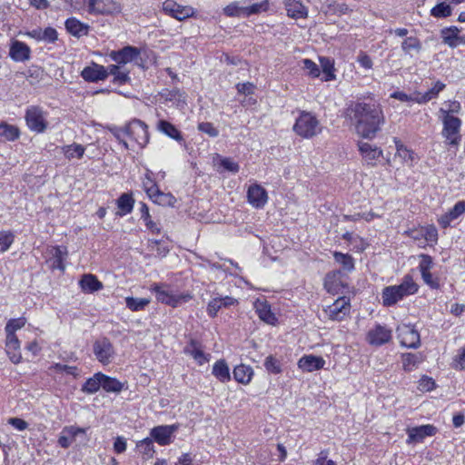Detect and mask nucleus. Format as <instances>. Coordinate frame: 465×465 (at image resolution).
<instances>
[{
  "instance_id": "obj_1",
  "label": "nucleus",
  "mask_w": 465,
  "mask_h": 465,
  "mask_svg": "<svg viewBox=\"0 0 465 465\" xmlns=\"http://www.w3.org/2000/svg\"><path fill=\"white\" fill-rule=\"evenodd\" d=\"M346 115L354 124L356 134L364 139H374L385 124L382 108L373 99L351 103Z\"/></svg>"
},
{
  "instance_id": "obj_2",
  "label": "nucleus",
  "mask_w": 465,
  "mask_h": 465,
  "mask_svg": "<svg viewBox=\"0 0 465 465\" xmlns=\"http://www.w3.org/2000/svg\"><path fill=\"white\" fill-rule=\"evenodd\" d=\"M114 136L125 149L143 148L149 142L148 127L138 119H134L124 128L118 129L114 133Z\"/></svg>"
},
{
  "instance_id": "obj_3",
  "label": "nucleus",
  "mask_w": 465,
  "mask_h": 465,
  "mask_svg": "<svg viewBox=\"0 0 465 465\" xmlns=\"http://www.w3.org/2000/svg\"><path fill=\"white\" fill-rule=\"evenodd\" d=\"M418 289V284L407 274L400 284L387 286L382 290V304L385 307L393 306L403 298L416 293Z\"/></svg>"
},
{
  "instance_id": "obj_4",
  "label": "nucleus",
  "mask_w": 465,
  "mask_h": 465,
  "mask_svg": "<svg viewBox=\"0 0 465 465\" xmlns=\"http://www.w3.org/2000/svg\"><path fill=\"white\" fill-rule=\"evenodd\" d=\"M439 117L442 123L441 135L445 139V143L450 146H458L461 141L460 128L462 122L455 116L445 112V108H440Z\"/></svg>"
},
{
  "instance_id": "obj_5",
  "label": "nucleus",
  "mask_w": 465,
  "mask_h": 465,
  "mask_svg": "<svg viewBox=\"0 0 465 465\" xmlns=\"http://www.w3.org/2000/svg\"><path fill=\"white\" fill-rule=\"evenodd\" d=\"M293 132L304 139L317 136L322 131V126L312 113L302 111L293 124Z\"/></svg>"
},
{
  "instance_id": "obj_6",
  "label": "nucleus",
  "mask_w": 465,
  "mask_h": 465,
  "mask_svg": "<svg viewBox=\"0 0 465 465\" xmlns=\"http://www.w3.org/2000/svg\"><path fill=\"white\" fill-rule=\"evenodd\" d=\"M48 112L40 105H30L25 109V121L27 128L34 133L43 134L48 128Z\"/></svg>"
},
{
  "instance_id": "obj_7",
  "label": "nucleus",
  "mask_w": 465,
  "mask_h": 465,
  "mask_svg": "<svg viewBox=\"0 0 465 465\" xmlns=\"http://www.w3.org/2000/svg\"><path fill=\"white\" fill-rule=\"evenodd\" d=\"M87 12L94 15H114L122 12V5L115 0H85Z\"/></svg>"
},
{
  "instance_id": "obj_8",
  "label": "nucleus",
  "mask_w": 465,
  "mask_h": 465,
  "mask_svg": "<svg viewBox=\"0 0 465 465\" xmlns=\"http://www.w3.org/2000/svg\"><path fill=\"white\" fill-rule=\"evenodd\" d=\"M93 351L96 360L104 365L112 361L114 355V349L107 337L96 340L93 344Z\"/></svg>"
},
{
  "instance_id": "obj_9",
  "label": "nucleus",
  "mask_w": 465,
  "mask_h": 465,
  "mask_svg": "<svg viewBox=\"0 0 465 465\" xmlns=\"http://www.w3.org/2000/svg\"><path fill=\"white\" fill-rule=\"evenodd\" d=\"M391 338V329L379 323H376L371 329H370L366 335L368 343L376 347H380L390 342Z\"/></svg>"
},
{
  "instance_id": "obj_10",
  "label": "nucleus",
  "mask_w": 465,
  "mask_h": 465,
  "mask_svg": "<svg viewBox=\"0 0 465 465\" xmlns=\"http://www.w3.org/2000/svg\"><path fill=\"white\" fill-rule=\"evenodd\" d=\"M396 332L402 346L416 349L420 345V333L413 326L407 324L398 326Z\"/></svg>"
},
{
  "instance_id": "obj_11",
  "label": "nucleus",
  "mask_w": 465,
  "mask_h": 465,
  "mask_svg": "<svg viewBox=\"0 0 465 465\" xmlns=\"http://www.w3.org/2000/svg\"><path fill=\"white\" fill-rule=\"evenodd\" d=\"M357 145L364 164L368 166L374 167L383 154L380 147L367 142L360 141Z\"/></svg>"
},
{
  "instance_id": "obj_12",
  "label": "nucleus",
  "mask_w": 465,
  "mask_h": 465,
  "mask_svg": "<svg viewBox=\"0 0 465 465\" xmlns=\"http://www.w3.org/2000/svg\"><path fill=\"white\" fill-rule=\"evenodd\" d=\"M140 54L141 50L138 47L126 45L119 50L110 52L109 57L116 64L124 65L137 59Z\"/></svg>"
},
{
  "instance_id": "obj_13",
  "label": "nucleus",
  "mask_w": 465,
  "mask_h": 465,
  "mask_svg": "<svg viewBox=\"0 0 465 465\" xmlns=\"http://www.w3.org/2000/svg\"><path fill=\"white\" fill-rule=\"evenodd\" d=\"M438 430L431 424L420 425L407 429L408 444L422 442L426 437L434 436Z\"/></svg>"
},
{
  "instance_id": "obj_14",
  "label": "nucleus",
  "mask_w": 465,
  "mask_h": 465,
  "mask_svg": "<svg viewBox=\"0 0 465 465\" xmlns=\"http://www.w3.org/2000/svg\"><path fill=\"white\" fill-rule=\"evenodd\" d=\"M350 300L347 297L338 298L325 309V312L332 321H341L350 312Z\"/></svg>"
},
{
  "instance_id": "obj_15",
  "label": "nucleus",
  "mask_w": 465,
  "mask_h": 465,
  "mask_svg": "<svg viewBox=\"0 0 465 465\" xmlns=\"http://www.w3.org/2000/svg\"><path fill=\"white\" fill-rule=\"evenodd\" d=\"M248 203L256 209H262L268 202L266 190L260 184L254 183L247 190Z\"/></svg>"
},
{
  "instance_id": "obj_16",
  "label": "nucleus",
  "mask_w": 465,
  "mask_h": 465,
  "mask_svg": "<svg viewBox=\"0 0 465 465\" xmlns=\"http://www.w3.org/2000/svg\"><path fill=\"white\" fill-rule=\"evenodd\" d=\"M183 352L191 356L198 365H203L209 362L211 359V354L204 352L202 343L193 339L183 348Z\"/></svg>"
},
{
  "instance_id": "obj_17",
  "label": "nucleus",
  "mask_w": 465,
  "mask_h": 465,
  "mask_svg": "<svg viewBox=\"0 0 465 465\" xmlns=\"http://www.w3.org/2000/svg\"><path fill=\"white\" fill-rule=\"evenodd\" d=\"M150 292L155 294L158 302L174 307V293L170 285L155 282L150 286Z\"/></svg>"
},
{
  "instance_id": "obj_18",
  "label": "nucleus",
  "mask_w": 465,
  "mask_h": 465,
  "mask_svg": "<svg viewBox=\"0 0 465 465\" xmlns=\"http://www.w3.org/2000/svg\"><path fill=\"white\" fill-rule=\"evenodd\" d=\"M25 35L37 42L43 41L46 44H55L58 40V32L52 26H47L45 29L36 27L30 31H26Z\"/></svg>"
},
{
  "instance_id": "obj_19",
  "label": "nucleus",
  "mask_w": 465,
  "mask_h": 465,
  "mask_svg": "<svg viewBox=\"0 0 465 465\" xmlns=\"http://www.w3.org/2000/svg\"><path fill=\"white\" fill-rule=\"evenodd\" d=\"M461 29L455 25L444 27L440 30L442 43L450 48H456L460 45L465 44V36L460 35Z\"/></svg>"
},
{
  "instance_id": "obj_20",
  "label": "nucleus",
  "mask_w": 465,
  "mask_h": 465,
  "mask_svg": "<svg viewBox=\"0 0 465 465\" xmlns=\"http://www.w3.org/2000/svg\"><path fill=\"white\" fill-rule=\"evenodd\" d=\"M52 256L48 259L49 268L52 271L59 270L64 272L65 260L68 256V251L65 246L55 245L51 250Z\"/></svg>"
},
{
  "instance_id": "obj_21",
  "label": "nucleus",
  "mask_w": 465,
  "mask_h": 465,
  "mask_svg": "<svg viewBox=\"0 0 465 465\" xmlns=\"http://www.w3.org/2000/svg\"><path fill=\"white\" fill-rule=\"evenodd\" d=\"M173 431L174 425L155 426L151 429L149 438H151L153 441H155L160 446H166L170 444Z\"/></svg>"
},
{
  "instance_id": "obj_22",
  "label": "nucleus",
  "mask_w": 465,
  "mask_h": 465,
  "mask_svg": "<svg viewBox=\"0 0 465 465\" xmlns=\"http://www.w3.org/2000/svg\"><path fill=\"white\" fill-rule=\"evenodd\" d=\"M9 56L15 62H25L31 58L30 46L19 40H14L10 44Z\"/></svg>"
},
{
  "instance_id": "obj_23",
  "label": "nucleus",
  "mask_w": 465,
  "mask_h": 465,
  "mask_svg": "<svg viewBox=\"0 0 465 465\" xmlns=\"http://www.w3.org/2000/svg\"><path fill=\"white\" fill-rule=\"evenodd\" d=\"M81 76L89 83L104 81L106 79L105 66L94 62L83 69Z\"/></svg>"
},
{
  "instance_id": "obj_24",
  "label": "nucleus",
  "mask_w": 465,
  "mask_h": 465,
  "mask_svg": "<svg viewBox=\"0 0 465 465\" xmlns=\"http://www.w3.org/2000/svg\"><path fill=\"white\" fill-rule=\"evenodd\" d=\"M5 345L9 360L15 364L20 363L22 361V354L20 351L21 342L17 335L5 334Z\"/></svg>"
},
{
  "instance_id": "obj_25",
  "label": "nucleus",
  "mask_w": 465,
  "mask_h": 465,
  "mask_svg": "<svg viewBox=\"0 0 465 465\" xmlns=\"http://www.w3.org/2000/svg\"><path fill=\"white\" fill-rule=\"evenodd\" d=\"M78 285L84 293H94L104 289L103 282L93 273L83 274L78 282Z\"/></svg>"
},
{
  "instance_id": "obj_26",
  "label": "nucleus",
  "mask_w": 465,
  "mask_h": 465,
  "mask_svg": "<svg viewBox=\"0 0 465 465\" xmlns=\"http://www.w3.org/2000/svg\"><path fill=\"white\" fill-rule=\"evenodd\" d=\"M463 213H465V201H459L449 212L438 218V223L441 228L446 229L452 221L457 220Z\"/></svg>"
},
{
  "instance_id": "obj_27",
  "label": "nucleus",
  "mask_w": 465,
  "mask_h": 465,
  "mask_svg": "<svg viewBox=\"0 0 465 465\" xmlns=\"http://www.w3.org/2000/svg\"><path fill=\"white\" fill-rule=\"evenodd\" d=\"M325 360L312 354L302 356L298 361V367L303 371L312 372L324 368Z\"/></svg>"
},
{
  "instance_id": "obj_28",
  "label": "nucleus",
  "mask_w": 465,
  "mask_h": 465,
  "mask_svg": "<svg viewBox=\"0 0 465 465\" xmlns=\"http://www.w3.org/2000/svg\"><path fill=\"white\" fill-rule=\"evenodd\" d=\"M84 432V430L82 428L73 425L65 426L63 428L58 437L57 443L61 448L68 449L75 440L76 436Z\"/></svg>"
},
{
  "instance_id": "obj_29",
  "label": "nucleus",
  "mask_w": 465,
  "mask_h": 465,
  "mask_svg": "<svg viewBox=\"0 0 465 465\" xmlns=\"http://www.w3.org/2000/svg\"><path fill=\"white\" fill-rule=\"evenodd\" d=\"M64 26L71 35L80 38L89 34L90 26L75 17H69L64 22Z\"/></svg>"
},
{
  "instance_id": "obj_30",
  "label": "nucleus",
  "mask_w": 465,
  "mask_h": 465,
  "mask_svg": "<svg viewBox=\"0 0 465 465\" xmlns=\"http://www.w3.org/2000/svg\"><path fill=\"white\" fill-rule=\"evenodd\" d=\"M134 198L132 193H124L116 200L118 216H125L131 213L134 206Z\"/></svg>"
},
{
  "instance_id": "obj_31",
  "label": "nucleus",
  "mask_w": 465,
  "mask_h": 465,
  "mask_svg": "<svg viewBox=\"0 0 465 465\" xmlns=\"http://www.w3.org/2000/svg\"><path fill=\"white\" fill-rule=\"evenodd\" d=\"M126 382L102 372V389L107 393H120L125 389Z\"/></svg>"
},
{
  "instance_id": "obj_32",
  "label": "nucleus",
  "mask_w": 465,
  "mask_h": 465,
  "mask_svg": "<svg viewBox=\"0 0 465 465\" xmlns=\"http://www.w3.org/2000/svg\"><path fill=\"white\" fill-rule=\"evenodd\" d=\"M233 378L236 381L242 384H249L253 376V370L251 366L245 364H239L233 369Z\"/></svg>"
},
{
  "instance_id": "obj_33",
  "label": "nucleus",
  "mask_w": 465,
  "mask_h": 465,
  "mask_svg": "<svg viewBox=\"0 0 465 465\" xmlns=\"http://www.w3.org/2000/svg\"><path fill=\"white\" fill-rule=\"evenodd\" d=\"M287 14L292 18H304L308 15L307 8L299 1L287 0L285 2Z\"/></svg>"
},
{
  "instance_id": "obj_34",
  "label": "nucleus",
  "mask_w": 465,
  "mask_h": 465,
  "mask_svg": "<svg viewBox=\"0 0 465 465\" xmlns=\"http://www.w3.org/2000/svg\"><path fill=\"white\" fill-rule=\"evenodd\" d=\"M142 187L149 197L152 195L159 186L156 182L155 173L150 169H145L143 176L141 178Z\"/></svg>"
},
{
  "instance_id": "obj_35",
  "label": "nucleus",
  "mask_w": 465,
  "mask_h": 465,
  "mask_svg": "<svg viewBox=\"0 0 465 465\" xmlns=\"http://www.w3.org/2000/svg\"><path fill=\"white\" fill-rule=\"evenodd\" d=\"M136 449L143 460H150L154 456L155 448L151 438L147 437L136 442Z\"/></svg>"
},
{
  "instance_id": "obj_36",
  "label": "nucleus",
  "mask_w": 465,
  "mask_h": 465,
  "mask_svg": "<svg viewBox=\"0 0 465 465\" xmlns=\"http://www.w3.org/2000/svg\"><path fill=\"white\" fill-rule=\"evenodd\" d=\"M102 388V372H95L82 385L81 391L87 394H94Z\"/></svg>"
},
{
  "instance_id": "obj_37",
  "label": "nucleus",
  "mask_w": 465,
  "mask_h": 465,
  "mask_svg": "<svg viewBox=\"0 0 465 465\" xmlns=\"http://www.w3.org/2000/svg\"><path fill=\"white\" fill-rule=\"evenodd\" d=\"M212 374L221 382H227L231 380L230 370L224 360H219L213 364Z\"/></svg>"
},
{
  "instance_id": "obj_38",
  "label": "nucleus",
  "mask_w": 465,
  "mask_h": 465,
  "mask_svg": "<svg viewBox=\"0 0 465 465\" xmlns=\"http://www.w3.org/2000/svg\"><path fill=\"white\" fill-rule=\"evenodd\" d=\"M401 50L406 55L412 56V52L416 54L420 53L422 49V45L420 40L416 36H409L406 37L401 42Z\"/></svg>"
},
{
  "instance_id": "obj_39",
  "label": "nucleus",
  "mask_w": 465,
  "mask_h": 465,
  "mask_svg": "<svg viewBox=\"0 0 465 465\" xmlns=\"http://www.w3.org/2000/svg\"><path fill=\"white\" fill-rule=\"evenodd\" d=\"M341 284V271H332L326 274L324 287L328 292H337Z\"/></svg>"
},
{
  "instance_id": "obj_40",
  "label": "nucleus",
  "mask_w": 465,
  "mask_h": 465,
  "mask_svg": "<svg viewBox=\"0 0 465 465\" xmlns=\"http://www.w3.org/2000/svg\"><path fill=\"white\" fill-rule=\"evenodd\" d=\"M20 129L16 125L9 124L6 122L0 123V137L14 142L20 137Z\"/></svg>"
},
{
  "instance_id": "obj_41",
  "label": "nucleus",
  "mask_w": 465,
  "mask_h": 465,
  "mask_svg": "<svg viewBox=\"0 0 465 465\" xmlns=\"http://www.w3.org/2000/svg\"><path fill=\"white\" fill-rule=\"evenodd\" d=\"M62 151L64 157L68 160L74 158L81 159L84 154L85 147L80 143H73L72 144L64 145Z\"/></svg>"
},
{
  "instance_id": "obj_42",
  "label": "nucleus",
  "mask_w": 465,
  "mask_h": 465,
  "mask_svg": "<svg viewBox=\"0 0 465 465\" xmlns=\"http://www.w3.org/2000/svg\"><path fill=\"white\" fill-rule=\"evenodd\" d=\"M320 64L322 69L323 77L322 81L330 82L335 80L336 76L334 74V63L329 57H320Z\"/></svg>"
},
{
  "instance_id": "obj_43",
  "label": "nucleus",
  "mask_w": 465,
  "mask_h": 465,
  "mask_svg": "<svg viewBox=\"0 0 465 465\" xmlns=\"http://www.w3.org/2000/svg\"><path fill=\"white\" fill-rule=\"evenodd\" d=\"M149 199L153 203L161 206H172L174 197L170 193H163L160 189H157L155 193L149 196Z\"/></svg>"
},
{
  "instance_id": "obj_44",
  "label": "nucleus",
  "mask_w": 465,
  "mask_h": 465,
  "mask_svg": "<svg viewBox=\"0 0 465 465\" xmlns=\"http://www.w3.org/2000/svg\"><path fill=\"white\" fill-rule=\"evenodd\" d=\"M452 8L449 2L442 0L430 9V15L435 18H446L451 15Z\"/></svg>"
},
{
  "instance_id": "obj_45",
  "label": "nucleus",
  "mask_w": 465,
  "mask_h": 465,
  "mask_svg": "<svg viewBox=\"0 0 465 465\" xmlns=\"http://www.w3.org/2000/svg\"><path fill=\"white\" fill-rule=\"evenodd\" d=\"M333 258L336 262L342 266L344 271L352 272L354 270V259L351 255L340 252H334Z\"/></svg>"
},
{
  "instance_id": "obj_46",
  "label": "nucleus",
  "mask_w": 465,
  "mask_h": 465,
  "mask_svg": "<svg viewBox=\"0 0 465 465\" xmlns=\"http://www.w3.org/2000/svg\"><path fill=\"white\" fill-rule=\"evenodd\" d=\"M50 369L59 373L64 372L74 379H77L81 374V371L77 366H70L60 362L53 363Z\"/></svg>"
},
{
  "instance_id": "obj_47",
  "label": "nucleus",
  "mask_w": 465,
  "mask_h": 465,
  "mask_svg": "<svg viewBox=\"0 0 465 465\" xmlns=\"http://www.w3.org/2000/svg\"><path fill=\"white\" fill-rule=\"evenodd\" d=\"M256 312L258 313L259 318L267 322L273 323L276 320L275 315L272 312L271 307L266 302H261L256 306Z\"/></svg>"
},
{
  "instance_id": "obj_48",
  "label": "nucleus",
  "mask_w": 465,
  "mask_h": 465,
  "mask_svg": "<svg viewBox=\"0 0 465 465\" xmlns=\"http://www.w3.org/2000/svg\"><path fill=\"white\" fill-rule=\"evenodd\" d=\"M25 323L26 318L23 316L8 320L5 327V334L16 335V331L25 327Z\"/></svg>"
},
{
  "instance_id": "obj_49",
  "label": "nucleus",
  "mask_w": 465,
  "mask_h": 465,
  "mask_svg": "<svg viewBox=\"0 0 465 465\" xmlns=\"http://www.w3.org/2000/svg\"><path fill=\"white\" fill-rule=\"evenodd\" d=\"M126 307L132 312H140L150 303V300L146 298L127 297L125 299Z\"/></svg>"
},
{
  "instance_id": "obj_50",
  "label": "nucleus",
  "mask_w": 465,
  "mask_h": 465,
  "mask_svg": "<svg viewBox=\"0 0 465 465\" xmlns=\"http://www.w3.org/2000/svg\"><path fill=\"white\" fill-rule=\"evenodd\" d=\"M421 361V356L416 353L402 354V364L405 371H411Z\"/></svg>"
},
{
  "instance_id": "obj_51",
  "label": "nucleus",
  "mask_w": 465,
  "mask_h": 465,
  "mask_svg": "<svg viewBox=\"0 0 465 465\" xmlns=\"http://www.w3.org/2000/svg\"><path fill=\"white\" fill-rule=\"evenodd\" d=\"M264 368L271 374H280L282 371V367L280 360L273 355H269L264 360Z\"/></svg>"
},
{
  "instance_id": "obj_52",
  "label": "nucleus",
  "mask_w": 465,
  "mask_h": 465,
  "mask_svg": "<svg viewBox=\"0 0 465 465\" xmlns=\"http://www.w3.org/2000/svg\"><path fill=\"white\" fill-rule=\"evenodd\" d=\"M15 235L12 231H0V252H5L12 246Z\"/></svg>"
},
{
  "instance_id": "obj_53",
  "label": "nucleus",
  "mask_w": 465,
  "mask_h": 465,
  "mask_svg": "<svg viewBox=\"0 0 465 465\" xmlns=\"http://www.w3.org/2000/svg\"><path fill=\"white\" fill-rule=\"evenodd\" d=\"M223 13L230 17H246L244 5H241L239 2H233L225 6Z\"/></svg>"
},
{
  "instance_id": "obj_54",
  "label": "nucleus",
  "mask_w": 465,
  "mask_h": 465,
  "mask_svg": "<svg viewBox=\"0 0 465 465\" xmlns=\"http://www.w3.org/2000/svg\"><path fill=\"white\" fill-rule=\"evenodd\" d=\"M269 7L268 0H263L259 3H253L250 5H244L245 16L248 17L252 15L260 14L261 12L267 11Z\"/></svg>"
},
{
  "instance_id": "obj_55",
  "label": "nucleus",
  "mask_w": 465,
  "mask_h": 465,
  "mask_svg": "<svg viewBox=\"0 0 465 465\" xmlns=\"http://www.w3.org/2000/svg\"><path fill=\"white\" fill-rule=\"evenodd\" d=\"M421 232L424 237V240L421 242V243L432 244L437 242L438 231L434 225H429L427 227L421 228Z\"/></svg>"
},
{
  "instance_id": "obj_56",
  "label": "nucleus",
  "mask_w": 465,
  "mask_h": 465,
  "mask_svg": "<svg viewBox=\"0 0 465 465\" xmlns=\"http://www.w3.org/2000/svg\"><path fill=\"white\" fill-rule=\"evenodd\" d=\"M302 68L307 71V74L310 77L317 78L321 74V70L318 64H316L312 60L305 58L302 60Z\"/></svg>"
},
{
  "instance_id": "obj_57",
  "label": "nucleus",
  "mask_w": 465,
  "mask_h": 465,
  "mask_svg": "<svg viewBox=\"0 0 465 465\" xmlns=\"http://www.w3.org/2000/svg\"><path fill=\"white\" fill-rule=\"evenodd\" d=\"M194 14L195 11L192 6H183L176 4V20H184L186 18L193 16Z\"/></svg>"
},
{
  "instance_id": "obj_58",
  "label": "nucleus",
  "mask_w": 465,
  "mask_h": 465,
  "mask_svg": "<svg viewBox=\"0 0 465 465\" xmlns=\"http://www.w3.org/2000/svg\"><path fill=\"white\" fill-rule=\"evenodd\" d=\"M396 155L400 157L404 163L409 164H412L417 160L416 153L407 146L405 148H400L399 153H396Z\"/></svg>"
},
{
  "instance_id": "obj_59",
  "label": "nucleus",
  "mask_w": 465,
  "mask_h": 465,
  "mask_svg": "<svg viewBox=\"0 0 465 465\" xmlns=\"http://www.w3.org/2000/svg\"><path fill=\"white\" fill-rule=\"evenodd\" d=\"M198 130L210 137H217L219 130L210 122H203L198 124Z\"/></svg>"
},
{
  "instance_id": "obj_60",
  "label": "nucleus",
  "mask_w": 465,
  "mask_h": 465,
  "mask_svg": "<svg viewBox=\"0 0 465 465\" xmlns=\"http://www.w3.org/2000/svg\"><path fill=\"white\" fill-rule=\"evenodd\" d=\"M445 88V84L440 81H438L434 86L429 89L426 93H424L423 101H430L438 96L440 92H441Z\"/></svg>"
},
{
  "instance_id": "obj_61",
  "label": "nucleus",
  "mask_w": 465,
  "mask_h": 465,
  "mask_svg": "<svg viewBox=\"0 0 465 465\" xmlns=\"http://www.w3.org/2000/svg\"><path fill=\"white\" fill-rule=\"evenodd\" d=\"M221 308H223L222 299L214 298L208 302L207 313L210 317L214 318Z\"/></svg>"
},
{
  "instance_id": "obj_62",
  "label": "nucleus",
  "mask_w": 465,
  "mask_h": 465,
  "mask_svg": "<svg viewBox=\"0 0 465 465\" xmlns=\"http://www.w3.org/2000/svg\"><path fill=\"white\" fill-rule=\"evenodd\" d=\"M157 126H158L159 131L165 134L169 137L174 139V125L173 124H171L165 120H160L158 122Z\"/></svg>"
},
{
  "instance_id": "obj_63",
  "label": "nucleus",
  "mask_w": 465,
  "mask_h": 465,
  "mask_svg": "<svg viewBox=\"0 0 465 465\" xmlns=\"http://www.w3.org/2000/svg\"><path fill=\"white\" fill-rule=\"evenodd\" d=\"M7 423L19 431L25 430L28 428V422L17 417L9 418Z\"/></svg>"
},
{
  "instance_id": "obj_64",
  "label": "nucleus",
  "mask_w": 465,
  "mask_h": 465,
  "mask_svg": "<svg viewBox=\"0 0 465 465\" xmlns=\"http://www.w3.org/2000/svg\"><path fill=\"white\" fill-rule=\"evenodd\" d=\"M127 449L126 439L123 436H117L114 441V451L116 454L124 453Z\"/></svg>"
}]
</instances>
